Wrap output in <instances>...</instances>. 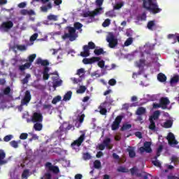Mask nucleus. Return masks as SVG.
Instances as JSON below:
<instances>
[{"label": "nucleus", "instance_id": "nucleus-1", "mask_svg": "<svg viewBox=\"0 0 179 179\" xmlns=\"http://www.w3.org/2000/svg\"><path fill=\"white\" fill-rule=\"evenodd\" d=\"M83 27V24L80 22H75L73 24V27H66V30L68 31V33H64V34L62 36L63 40H66L69 38L70 41H75L76 38H78V35L76 30H78L80 33H82V28Z\"/></svg>", "mask_w": 179, "mask_h": 179}, {"label": "nucleus", "instance_id": "nucleus-2", "mask_svg": "<svg viewBox=\"0 0 179 179\" xmlns=\"http://www.w3.org/2000/svg\"><path fill=\"white\" fill-rule=\"evenodd\" d=\"M103 2L104 0H96V6H99V8H96L93 11H87L83 13V17H94V16H97V15H101V11L103 8L100 6L103 5Z\"/></svg>", "mask_w": 179, "mask_h": 179}, {"label": "nucleus", "instance_id": "nucleus-3", "mask_svg": "<svg viewBox=\"0 0 179 179\" xmlns=\"http://www.w3.org/2000/svg\"><path fill=\"white\" fill-rule=\"evenodd\" d=\"M143 8L153 13V15L162 12V9L159 8L157 3H153V0H148V2L146 0H143Z\"/></svg>", "mask_w": 179, "mask_h": 179}, {"label": "nucleus", "instance_id": "nucleus-4", "mask_svg": "<svg viewBox=\"0 0 179 179\" xmlns=\"http://www.w3.org/2000/svg\"><path fill=\"white\" fill-rule=\"evenodd\" d=\"M31 100V94H30V91L27 90L25 92V94L24 98L21 100V104L17 106V109L19 111H22L23 106H27L30 101Z\"/></svg>", "mask_w": 179, "mask_h": 179}, {"label": "nucleus", "instance_id": "nucleus-5", "mask_svg": "<svg viewBox=\"0 0 179 179\" xmlns=\"http://www.w3.org/2000/svg\"><path fill=\"white\" fill-rule=\"evenodd\" d=\"M146 114V108L140 106L136 111V115H138L136 121H139L141 124H143V115Z\"/></svg>", "mask_w": 179, "mask_h": 179}, {"label": "nucleus", "instance_id": "nucleus-6", "mask_svg": "<svg viewBox=\"0 0 179 179\" xmlns=\"http://www.w3.org/2000/svg\"><path fill=\"white\" fill-rule=\"evenodd\" d=\"M27 122H43V114L40 113L35 112L34 113L31 119H27Z\"/></svg>", "mask_w": 179, "mask_h": 179}, {"label": "nucleus", "instance_id": "nucleus-7", "mask_svg": "<svg viewBox=\"0 0 179 179\" xmlns=\"http://www.w3.org/2000/svg\"><path fill=\"white\" fill-rule=\"evenodd\" d=\"M106 41L108 43V47L110 48H115L118 45V40L115 38L114 35H110L107 37Z\"/></svg>", "mask_w": 179, "mask_h": 179}, {"label": "nucleus", "instance_id": "nucleus-8", "mask_svg": "<svg viewBox=\"0 0 179 179\" xmlns=\"http://www.w3.org/2000/svg\"><path fill=\"white\" fill-rule=\"evenodd\" d=\"M45 169L48 171H52L54 174H58L59 173V168L57 166L52 165L51 162H46L45 164Z\"/></svg>", "mask_w": 179, "mask_h": 179}, {"label": "nucleus", "instance_id": "nucleus-9", "mask_svg": "<svg viewBox=\"0 0 179 179\" xmlns=\"http://www.w3.org/2000/svg\"><path fill=\"white\" fill-rule=\"evenodd\" d=\"M150 146H152V143L145 141L144 143V147L139 148L140 153H145V152H146V153H152V148Z\"/></svg>", "mask_w": 179, "mask_h": 179}, {"label": "nucleus", "instance_id": "nucleus-10", "mask_svg": "<svg viewBox=\"0 0 179 179\" xmlns=\"http://www.w3.org/2000/svg\"><path fill=\"white\" fill-rule=\"evenodd\" d=\"M85 134L83 133L80 136L76 141H74L72 143H71V148H73V149H75V147L77 146L78 148H79V146H80L82 145V143H83L84 141H85Z\"/></svg>", "mask_w": 179, "mask_h": 179}, {"label": "nucleus", "instance_id": "nucleus-11", "mask_svg": "<svg viewBox=\"0 0 179 179\" xmlns=\"http://www.w3.org/2000/svg\"><path fill=\"white\" fill-rule=\"evenodd\" d=\"M121 121H122V116L118 115L115 119V121L113 122L111 125L112 131H117L118 128H120V124H121Z\"/></svg>", "mask_w": 179, "mask_h": 179}, {"label": "nucleus", "instance_id": "nucleus-12", "mask_svg": "<svg viewBox=\"0 0 179 179\" xmlns=\"http://www.w3.org/2000/svg\"><path fill=\"white\" fill-rule=\"evenodd\" d=\"M42 3H47L46 6H43L41 7V10L42 12L47 13L49 9H52V4L50 2V0H41Z\"/></svg>", "mask_w": 179, "mask_h": 179}, {"label": "nucleus", "instance_id": "nucleus-13", "mask_svg": "<svg viewBox=\"0 0 179 179\" xmlns=\"http://www.w3.org/2000/svg\"><path fill=\"white\" fill-rule=\"evenodd\" d=\"M100 57H92L91 58H85L83 59V62L85 64V65H89L92 64H94V62H99L100 61Z\"/></svg>", "mask_w": 179, "mask_h": 179}, {"label": "nucleus", "instance_id": "nucleus-14", "mask_svg": "<svg viewBox=\"0 0 179 179\" xmlns=\"http://www.w3.org/2000/svg\"><path fill=\"white\" fill-rule=\"evenodd\" d=\"M12 27H13V22L12 21L3 22L1 25V28L4 30V31H9Z\"/></svg>", "mask_w": 179, "mask_h": 179}, {"label": "nucleus", "instance_id": "nucleus-15", "mask_svg": "<svg viewBox=\"0 0 179 179\" xmlns=\"http://www.w3.org/2000/svg\"><path fill=\"white\" fill-rule=\"evenodd\" d=\"M159 103H161V108L166 110L167 109V106L170 104V100L167 97H162L159 100Z\"/></svg>", "mask_w": 179, "mask_h": 179}, {"label": "nucleus", "instance_id": "nucleus-16", "mask_svg": "<svg viewBox=\"0 0 179 179\" xmlns=\"http://www.w3.org/2000/svg\"><path fill=\"white\" fill-rule=\"evenodd\" d=\"M10 94V87H6L2 92H0V101H2L5 96H8Z\"/></svg>", "mask_w": 179, "mask_h": 179}, {"label": "nucleus", "instance_id": "nucleus-17", "mask_svg": "<svg viewBox=\"0 0 179 179\" xmlns=\"http://www.w3.org/2000/svg\"><path fill=\"white\" fill-rule=\"evenodd\" d=\"M83 52H80V56L86 58L90 55V49L87 47V45L83 46Z\"/></svg>", "mask_w": 179, "mask_h": 179}, {"label": "nucleus", "instance_id": "nucleus-18", "mask_svg": "<svg viewBox=\"0 0 179 179\" xmlns=\"http://www.w3.org/2000/svg\"><path fill=\"white\" fill-rule=\"evenodd\" d=\"M50 72V67H44L43 71V80H48L50 79V74L48 73Z\"/></svg>", "mask_w": 179, "mask_h": 179}, {"label": "nucleus", "instance_id": "nucleus-19", "mask_svg": "<svg viewBox=\"0 0 179 179\" xmlns=\"http://www.w3.org/2000/svg\"><path fill=\"white\" fill-rule=\"evenodd\" d=\"M6 157V154L3 150H0V166H2L3 164H6L8 162L6 160H3L5 157Z\"/></svg>", "mask_w": 179, "mask_h": 179}, {"label": "nucleus", "instance_id": "nucleus-20", "mask_svg": "<svg viewBox=\"0 0 179 179\" xmlns=\"http://www.w3.org/2000/svg\"><path fill=\"white\" fill-rule=\"evenodd\" d=\"M167 38H169V40H171V38H173L174 40L173 44L177 43V41L178 43H179V34L178 33H176L175 34H169L167 36Z\"/></svg>", "mask_w": 179, "mask_h": 179}, {"label": "nucleus", "instance_id": "nucleus-21", "mask_svg": "<svg viewBox=\"0 0 179 179\" xmlns=\"http://www.w3.org/2000/svg\"><path fill=\"white\" fill-rule=\"evenodd\" d=\"M36 64H38V65H42V66H48V65H50V62H48V60L45 59L43 60L41 58H38L37 59L36 61Z\"/></svg>", "mask_w": 179, "mask_h": 179}, {"label": "nucleus", "instance_id": "nucleus-22", "mask_svg": "<svg viewBox=\"0 0 179 179\" xmlns=\"http://www.w3.org/2000/svg\"><path fill=\"white\" fill-rule=\"evenodd\" d=\"M127 152H128L129 156L131 159H134V157L136 156V152H135V150L131 146H129V148L127 149Z\"/></svg>", "mask_w": 179, "mask_h": 179}, {"label": "nucleus", "instance_id": "nucleus-23", "mask_svg": "<svg viewBox=\"0 0 179 179\" xmlns=\"http://www.w3.org/2000/svg\"><path fill=\"white\" fill-rule=\"evenodd\" d=\"M20 14L23 15H28L29 16H31L33 15H35L36 13H34V10H26V9H22L20 10Z\"/></svg>", "mask_w": 179, "mask_h": 179}, {"label": "nucleus", "instance_id": "nucleus-24", "mask_svg": "<svg viewBox=\"0 0 179 179\" xmlns=\"http://www.w3.org/2000/svg\"><path fill=\"white\" fill-rule=\"evenodd\" d=\"M178 82H179V75L178 74L174 75L173 77L171 78L170 80V83H171V86H173V85H175V83H178Z\"/></svg>", "mask_w": 179, "mask_h": 179}, {"label": "nucleus", "instance_id": "nucleus-25", "mask_svg": "<svg viewBox=\"0 0 179 179\" xmlns=\"http://www.w3.org/2000/svg\"><path fill=\"white\" fill-rule=\"evenodd\" d=\"M157 79H158L159 82H161L163 83L166 82V80H167V77L164 73H159L157 75Z\"/></svg>", "mask_w": 179, "mask_h": 179}, {"label": "nucleus", "instance_id": "nucleus-26", "mask_svg": "<svg viewBox=\"0 0 179 179\" xmlns=\"http://www.w3.org/2000/svg\"><path fill=\"white\" fill-rule=\"evenodd\" d=\"M159 117H160V110H157L154 112L150 119H152L153 121H157V120H159Z\"/></svg>", "mask_w": 179, "mask_h": 179}, {"label": "nucleus", "instance_id": "nucleus-27", "mask_svg": "<svg viewBox=\"0 0 179 179\" xmlns=\"http://www.w3.org/2000/svg\"><path fill=\"white\" fill-rule=\"evenodd\" d=\"M30 66H31L30 63H25L24 65L19 66V70L21 71V72H23V71L29 69Z\"/></svg>", "mask_w": 179, "mask_h": 179}, {"label": "nucleus", "instance_id": "nucleus-28", "mask_svg": "<svg viewBox=\"0 0 179 179\" xmlns=\"http://www.w3.org/2000/svg\"><path fill=\"white\" fill-rule=\"evenodd\" d=\"M103 143L107 148V149H111L112 148L110 146V143H111V138H106L103 140Z\"/></svg>", "mask_w": 179, "mask_h": 179}, {"label": "nucleus", "instance_id": "nucleus-29", "mask_svg": "<svg viewBox=\"0 0 179 179\" xmlns=\"http://www.w3.org/2000/svg\"><path fill=\"white\" fill-rule=\"evenodd\" d=\"M19 143H20V140L18 141L13 140L10 142V145L14 149H17V148H19Z\"/></svg>", "mask_w": 179, "mask_h": 179}, {"label": "nucleus", "instance_id": "nucleus-30", "mask_svg": "<svg viewBox=\"0 0 179 179\" xmlns=\"http://www.w3.org/2000/svg\"><path fill=\"white\" fill-rule=\"evenodd\" d=\"M132 128V124H124L122 125V127L120 128V131H129V129Z\"/></svg>", "mask_w": 179, "mask_h": 179}, {"label": "nucleus", "instance_id": "nucleus-31", "mask_svg": "<svg viewBox=\"0 0 179 179\" xmlns=\"http://www.w3.org/2000/svg\"><path fill=\"white\" fill-rule=\"evenodd\" d=\"M43 110H47L48 111H51V110H52V105L51 103H48L47 102H45L43 105Z\"/></svg>", "mask_w": 179, "mask_h": 179}, {"label": "nucleus", "instance_id": "nucleus-32", "mask_svg": "<svg viewBox=\"0 0 179 179\" xmlns=\"http://www.w3.org/2000/svg\"><path fill=\"white\" fill-rule=\"evenodd\" d=\"M71 97H72V92L71 91H69L67 92L66 94H64L63 100L64 101H69L70 99H71Z\"/></svg>", "mask_w": 179, "mask_h": 179}, {"label": "nucleus", "instance_id": "nucleus-33", "mask_svg": "<svg viewBox=\"0 0 179 179\" xmlns=\"http://www.w3.org/2000/svg\"><path fill=\"white\" fill-rule=\"evenodd\" d=\"M136 20L138 22H143V20H146V13H143L142 15H139L136 17Z\"/></svg>", "mask_w": 179, "mask_h": 179}, {"label": "nucleus", "instance_id": "nucleus-34", "mask_svg": "<svg viewBox=\"0 0 179 179\" xmlns=\"http://www.w3.org/2000/svg\"><path fill=\"white\" fill-rule=\"evenodd\" d=\"M150 121V125H149V129H151V131H155L156 129V123L155 122V120H152V119H149Z\"/></svg>", "mask_w": 179, "mask_h": 179}, {"label": "nucleus", "instance_id": "nucleus-35", "mask_svg": "<svg viewBox=\"0 0 179 179\" xmlns=\"http://www.w3.org/2000/svg\"><path fill=\"white\" fill-rule=\"evenodd\" d=\"M155 20H151L148 22L147 27L149 30L153 31V27L156 25Z\"/></svg>", "mask_w": 179, "mask_h": 179}, {"label": "nucleus", "instance_id": "nucleus-36", "mask_svg": "<svg viewBox=\"0 0 179 179\" xmlns=\"http://www.w3.org/2000/svg\"><path fill=\"white\" fill-rule=\"evenodd\" d=\"M164 128H171L173 127V121L168 120H166L163 125Z\"/></svg>", "mask_w": 179, "mask_h": 179}, {"label": "nucleus", "instance_id": "nucleus-37", "mask_svg": "<svg viewBox=\"0 0 179 179\" xmlns=\"http://www.w3.org/2000/svg\"><path fill=\"white\" fill-rule=\"evenodd\" d=\"M94 167L97 170L101 169V162H100V160L96 159L94 162Z\"/></svg>", "mask_w": 179, "mask_h": 179}, {"label": "nucleus", "instance_id": "nucleus-38", "mask_svg": "<svg viewBox=\"0 0 179 179\" xmlns=\"http://www.w3.org/2000/svg\"><path fill=\"white\" fill-rule=\"evenodd\" d=\"M94 53L95 55H101V54H106V52H104V50L103 48L99 49H95L94 50Z\"/></svg>", "mask_w": 179, "mask_h": 179}, {"label": "nucleus", "instance_id": "nucleus-39", "mask_svg": "<svg viewBox=\"0 0 179 179\" xmlns=\"http://www.w3.org/2000/svg\"><path fill=\"white\" fill-rule=\"evenodd\" d=\"M118 173H128L129 170L124 166H119L117 169Z\"/></svg>", "mask_w": 179, "mask_h": 179}, {"label": "nucleus", "instance_id": "nucleus-40", "mask_svg": "<svg viewBox=\"0 0 179 179\" xmlns=\"http://www.w3.org/2000/svg\"><path fill=\"white\" fill-rule=\"evenodd\" d=\"M30 173V171L29 169H25L23 171L22 174V178H25L27 179Z\"/></svg>", "mask_w": 179, "mask_h": 179}, {"label": "nucleus", "instance_id": "nucleus-41", "mask_svg": "<svg viewBox=\"0 0 179 179\" xmlns=\"http://www.w3.org/2000/svg\"><path fill=\"white\" fill-rule=\"evenodd\" d=\"M34 128L35 131H41L43 129V124L41 123H35Z\"/></svg>", "mask_w": 179, "mask_h": 179}, {"label": "nucleus", "instance_id": "nucleus-42", "mask_svg": "<svg viewBox=\"0 0 179 179\" xmlns=\"http://www.w3.org/2000/svg\"><path fill=\"white\" fill-rule=\"evenodd\" d=\"M62 85V80H57L53 83V88L56 90L57 87H59Z\"/></svg>", "mask_w": 179, "mask_h": 179}, {"label": "nucleus", "instance_id": "nucleus-43", "mask_svg": "<svg viewBox=\"0 0 179 179\" xmlns=\"http://www.w3.org/2000/svg\"><path fill=\"white\" fill-rule=\"evenodd\" d=\"M36 57H37L36 54H32L29 55L28 57L29 62H27V64H31V63L34 62V59H36Z\"/></svg>", "mask_w": 179, "mask_h": 179}, {"label": "nucleus", "instance_id": "nucleus-44", "mask_svg": "<svg viewBox=\"0 0 179 179\" xmlns=\"http://www.w3.org/2000/svg\"><path fill=\"white\" fill-rule=\"evenodd\" d=\"M77 93L79 94H82L86 92V87L81 85L78 90H77Z\"/></svg>", "mask_w": 179, "mask_h": 179}, {"label": "nucleus", "instance_id": "nucleus-45", "mask_svg": "<svg viewBox=\"0 0 179 179\" xmlns=\"http://www.w3.org/2000/svg\"><path fill=\"white\" fill-rule=\"evenodd\" d=\"M83 160H90L92 159V155L89 152H85L83 154Z\"/></svg>", "mask_w": 179, "mask_h": 179}, {"label": "nucleus", "instance_id": "nucleus-46", "mask_svg": "<svg viewBox=\"0 0 179 179\" xmlns=\"http://www.w3.org/2000/svg\"><path fill=\"white\" fill-rule=\"evenodd\" d=\"M62 99V98L61 97V96L58 95V96H55V98H53V99L52 101V103L57 104L59 101H61Z\"/></svg>", "mask_w": 179, "mask_h": 179}, {"label": "nucleus", "instance_id": "nucleus-47", "mask_svg": "<svg viewBox=\"0 0 179 179\" xmlns=\"http://www.w3.org/2000/svg\"><path fill=\"white\" fill-rule=\"evenodd\" d=\"M16 48L19 50V51H26V50H27V47L24 45H17Z\"/></svg>", "mask_w": 179, "mask_h": 179}, {"label": "nucleus", "instance_id": "nucleus-48", "mask_svg": "<svg viewBox=\"0 0 179 179\" xmlns=\"http://www.w3.org/2000/svg\"><path fill=\"white\" fill-rule=\"evenodd\" d=\"M145 62H146V60L144 59H141L138 62H137V66L138 68H142L143 65H145Z\"/></svg>", "mask_w": 179, "mask_h": 179}, {"label": "nucleus", "instance_id": "nucleus-49", "mask_svg": "<svg viewBox=\"0 0 179 179\" xmlns=\"http://www.w3.org/2000/svg\"><path fill=\"white\" fill-rule=\"evenodd\" d=\"M31 76L30 74H27L25 78L22 79V83L23 85H26L27 83H29V78L31 77Z\"/></svg>", "mask_w": 179, "mask_h": 179}, {"label": "nucleus", "instance_id": "nucleus-50", "mask_svg": "<svg viewBox=\"0 0 179 179\" xmlns=\"http://www.w3.org/2000/svg\"><path fill=\"white\" fill-rule=\"evenodd\" d=\"M133 42H134V40L132 39V38H129L124 42V46L128 47V46L131 45V44H132Z\"/></svg>", "mask_w": 179, "mask_h": 179}, {"label": "nucleus", "instance_id": "nucleus-51", "mask_svg": "<svg viewBox=\"0 0 179 179\" xmlns=\"http://www.w3.org/2000/svg\"><path fill=\"white\" fill-rule=\"evenodd\" d=\"M13 138V136L12 134H9V135L4 136L3 141L9 142L10 141H12Z\"/></svg>", "mask_w": 179, "mask_h": 179}, {"label": "nucleus", "instance_id": "nucleus-52", "mask_svg": "<svg viewBox=\"0 0 179 179\" xmlns=\"http://www.w3.org/2000/svg\"><path fill=\"white\" fill-rule=\"evenodd\" d=\"M48 20H53L54 22H57L58 20V17L55 15H50L48 16Z\"/></svg>", "mask_w": 179, "mask_h": 179}, {"label": "nucleus", "instance_id": "nucleus-53", "mask_svg": "<svg viewBox=\"0 0 179 179\" xmlns=\"http://www.w3.org/2000/svg\"><path fill=\"white\" fill-rule=\"evenodd\" d=\"M111 23V20L110 19H106L105 21L103 22L102 26L103 27H108Z\"/></svg>", "mask_w": 179, "mask_h": 179}, {"label": "nucleus", "instance_id": "nucleus-54", "mask_svg": "<svg viewBox=\"0 0 179 179\" xmlns=\"http://www.w3.org/2000/svg\"><path fill=\"white\" fill-rule=\"evenodd\" d=\"M138 168L136 166H134L131 169H130V173L131 174V176H135V174L136 175V173H138Z\"/></svg>", "mask_w": 179, "mask_h": 179}, {"label": "nucleus", "instance_id": "nucleus-55", "mask_svg": "<svg viewBox=\"0 0 179 179\" xmlns=\"http://www.w3.org/2000/svg\"><path fill=\"white\" fill-rule=\"evenodd\" d=\"M175 138H176V136H174V134L173 133H169L167 136V139L169 141V143L170 142V141H173Z\"/></svg>", "mask_w": 179, "mask_h": 179}, {"label": "nucleus", "instance_id": "nucleus-56", "mask_svg": "<svg viewBox=\"0 0 179 179\" xmlns=\"http://www.w3.org/2000/svg\"><path fill=\"white\" fill-rule=\"evenodd\" d=\"M87 47L90 50H94V48H96V44H94L93 42H89Z\"/></svg>", "mask_w": 179, "mask_h": 179}, {"label": "nucleus", "instance_id": "nucleus-57", "mask_svg": "<svg viewBox=\"0 0 179 179\" xmlns=\"http://www.w3.org/2000/svg\"><path fill=\"white\" fill-rule=\"evenodd\" d=\"M152 164H154V166H156L157 167H161L162 166V164L160 163V162H159V160L155 159L154 161H152Z\"/></svg>", "mask_w": 179, "mask_h": 179}, {"label": "nucleus", "instance_id": "nucleus-58", "mask_svg": "<svg viewBox=\"0 0 179 179\" xmlns=\"http://www.w3.org/2000/svg\"><path fill=\"white\" fill-rule=\"evenodd\" d=\"M37 37H38V34H34L29 38L30 41H36L37 40Z\"/></svg>", "mask_w": 179, "mask_h": 179}, {"label": "nucleus", "instance_id": "nucleus-59", "mask_svg": "<svg viewBox=\"0 0 179 179\" xmlns=\"http://www.w3.org/2000/svg\"><path fill=\"white\" fill-rule=\"evenodd\" d=\"M108 85H110V86H115V85H117V80H115L114 78H112L109 80Z\"/></svg>", "mask_w": 179, "mask_h": 179}, {"label": "nucleus", "instance_id": "nucleus-60", "mask_svg": "<svg viewBox=\"0 0 179 179\" xmlns=\"http://www.w3.org/2000/svg\"><path fill=\"white\" fill-rule=\"evenodd\" d=\"M105 103L109 104L113 103V99L111 98V96H106Z\"/></svg>", "mask_w": 179, "mask_h": 179}, {"label": "nucleus", "instance_id": "nucleus-61", "mask_svg": "<svg viewBox=\"0 0 179 179\" xmlns=\"http://www.w3.org/2000/svg\"><path fill=\"white\" fill-rule=\"evenodd\" d=\"M27 136H29V134H27V133H22L20 136V139L24 141L27 138Z\"/></svg>", "mask_w": 179, "mask_h": 179}, {"label": "nucleus", "instance_id": "nucleus-62", "mask_svg": "<svg viewBox=\"0 0 179 179\" xmlns=\"http://www.w3.org/2000/svg\"><path fill=\"white\" fill-rule=\"evenodd\" d=\"M99 113L101 115H106L107 114V109L106 108H101Z\"/></svg>", "mask_w": 179, "mask_h": 179}, {"label": "nucleus", "instance_id": "nucleus-63", "mask_svg": "<svg viewBox=\"0 0 179 179\" xmlns=\"http://www.w3.org/2000/svg\"><path fill=\"white\" fill-rule=\"evenodd\" d=\"M78 121L80 124H82L83 121H85V114H82L81 115L78 116Z\"/></svg>", "mask_w": 179, "mask_h": 179}, {"label": "nucleus", "instance_id": "nucleus-64", "mask_svg": "<svg viewBox=\"0 0 179 179\" xmlns=\"http://www.w3.org/2000/svg\"><path fill=\"white\" fill-rule=\"evenodd\" d=\"M41 179H51V173H45V177L41 178Z\"/></svg>", "mask_w": 179, "mask_h": 179}]
</instances>
